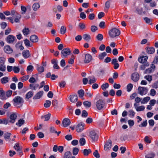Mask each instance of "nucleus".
I'll use <instances>...</instances> for the list:
<instances>
[{"label":"nucleus","mask_w":158,"mask_h":158,"mask_svg":"<svg viewBox=\"0 0 158 158\" xmlns=\"http://www.w3.org/2000/svg\"><path fill=\"white\" fill-rule=\"evenodd\" d=\"M139 93L141 95H145L147 94L148 90L146 87H139L138 88Z\"/></svg>","instance_id":"6e6552de"},{"label":"nucleus","mask_w":158,"mask_h":158,"mask_svg":"<svg viewBox=\"0 0 158 158\" xmlns=\"http://www.w3.org/2000/svg\"><path fill=\"white\" fill-rule=\"evenodd\" d=\"M138 103H135L134 104V106L135 107V109H145V107L144 106H138L139 104Z\"/></svg>","instance_id":"5fc2aeb1"},{"label":"nucleus","mask_w":158,"mask_h":158,"mask_svg":"<svg viewBox=\"0 0 158 158\" xmlns=\"http://www.w3.org/2000/svg\"><path fill=\"white\" fill-rule=\"evenodd\" d=\"M24 44L27 47H30L32 46V44H30V41L27 39H26L24 40Z\"/></svg>","instance_id":"c9c22d12"},{"label":"nucleus","mask_w":158,"mask_h":158,"mask_svg":"<svg viewBox=\"0 0 158 158\" xmlns=\"http://www.w3.org/2000/svg\"><path fill=\"white\" fill-rule=\"evenodd\" d=\"M93 155L96 158H99L100 157L99 154L97 150H96L93 153Z\"/></svg>","instance_id":"69168bd1"},{"label":"nucleus","mask_w":158,"mask_h":158,"mask_svg":"<svg viewBox=\"0 0 158 158\" xmlns=\"http://www.w3.org/2000/svg\"><path fill=\"white\" fill-rule=\"evenodd\" d=\"M33 91H30L27 92L25 95V98L26 99L28 100L31 98L33 96Z\"/></svg>","instance_id":"b1692460"},{"label":"nucleus","mask_w":158,"mask_h":158,"mask_svg":"<svg viewBox=\"0 0 158 158\" xmlns=\"http://www.w3.org/2000/svg\"><path fill=\"white\" fill-rule=\"evenodd\" d=\"M0 99L2 100H5L6 99L5 92L3 90H0Z\"/></svg>","instance_id":"393cba45"},{"label":"nucleus","mask_w":158,"mask_h":158,"mask_svg":"<svg viewBox=\"0 0 158 158\" xmlns=\"http://www.w3.org/2000/svg\"><path fill=\"white\" fill-rule=\"evenodd\" d=\"M152 63L158 64V56H156L154 57Z\"/></svg>","instance_id":"052dcab7"},{"label":"nucleus","mask_w":158,"mask_h":158,"mask_svg":"<svg viewBox=\"0 0 158 158\" xmlns=\"http://www.w3.org/2000/svg\"><path fill=\"white\" fill-rule=\"evenodd\" d=\"M1 27L2 29H4L7 26L6 23L5 22H2L0 23Z\"/></svg>","instance_id":"6e6d98bb"},{"label":"nucleus","mask_w":158,"mask_h":158,"mask_svg":"<svg viewBox=\"0 0 158 158\" xmlns=\"http://www.w3.org/2000/svg\"><path fill=\"white\" fill-rule=\"evenodd\" d=\"M37 70L38 71L39 74H40L44 71V69L43 66H37Z\"/></svg>","instance_id":"2f4dec72"},{"label":"nucleus","mask_w":158,"mask_h":158,"mask_svg":"<svg viewBox=\"0 0 158 158\" xmlns=\"http://www.w3.org/2000/svg\"><path fill=\"white\" fill-rule=\"evenodd\" d=\"M97 79L94 77H93L92 79H90L89 81V84L91 85L96 82Z\"/></svg>","instance_id":"864d4df0"},{"label":"nucleus","mask_w":158,"mask_h":158,"mask_svg":"<svg viewBox=\"0 0 158 158\" xmlns=\"http://www.w3.org/2000/svg\"><path fill=\"white\" fill-rule=\"evenodd\" d=\"M79 151V149L78 148H74L73 150V154L74 155H77Z\"/></svg>","instance_id":"3c124183"},{"label":"nucleus","mask_w":158,"mask_h":158,"mask_svg":"<svg viewBox=\"0 0 158 158\" xmlns=\"http://www.w3.org/2000/svg\"><path fill=\"white\" fill-rule=\"evenodd\" d=\"M77 93L79 95V96L80 98L82 97L84 94V90L82 89L79 90L77 92Z\"/></svg>","instance_id":"ea45409f"},{"label":"nucleus","mask_w":158,"mask_h":158,"mask_svg":"<svg viewBox=\"0 0 158 158\" xmlns=\"http://www.w3.org/2000/svg\"><path fill=\"white\" fill-rule=\"evenodd\" d=\"M92 58V56L89 54H85L84 62L87 64L89 63L91 61Z\"/></svg>","instance_id":"9b49d317"},{"label":"nucleus","mask_w":158,"mask_h":158,"mask_svg":"<svg viewBox=\"0 0 158 158\" xmlns=\"http://www.w3.org/2000/svg\"><path fill=\"white\" fill-rule=\"evenodd\" d=\"M91 152V151L90 149H85L83 151L84 155L85 156H88L89 153Z\"/></svg>","instance_id":"79ce46f5"},{"label":"nucleus","mask_w":158,"mask_h":158,"mask_svg":"<svg viewBox=\"0 0 158 158\" xmlns=\"http://www.w3.org/2000/svg\"><path fill=\"white\" fill-rule=\"evenodd\" d=\"M148 59L147 56H143L138 58V61L140 63H143L146 62Z\"/></svg>","instance_id":"a211bd4d"},{"label":"nucleus","mask_w":158,"mask_h":158,"mask_svg":"<svg viewBox=\"0 0 158 158\" xmlns=\"http://www.w3.org/2000/svg\"><path fill=\"white\" fill-rule=\"evenodd\" d=\"M79 27L80 29L81 30L84 29L85 28V25L84 23H79Z\"/></svg>","instance_id":"680f3d73"},{"label":"nucleus","mask_w":158,"mask_h":158,"mask_svg":"<svg viewBox=\"0 0 158 158\" xmlns=\"http://www.w3.org/2000/svg\"><path fill=\"white\" fill-rule=\"evenodd\" d=\"M83 104L84 106L86 108H89L91 105L90 102L87 101H84L83 103Z\"/></svg>","instance_id":"72a5a7b5"},{"label":"nucleus","mask_w":158,"mask_h":158,"mask_svg":"<svg viewBox=\"0 0 158 158\" xmlns=\"http://www.w3.org/2000/svg\"><path fill=\"white\" fill-rule=\"evenodd\" d=\"M107 56V53L105 52H104L102 53H101L98 55V58L100 60H102L105 56Z\"/></svg>","instance_id":"c85d7f7f"},{"label":"nucleus","mask_w":158,"mask_h":158,"mask_svg":"<svg viewBox=\"0 0 158 158\" xmlns=\"http://www.w3.org/2000/svg\"><path fill=\"white\" fill-rule=\"evenodd\" d=\"M109 84L106 83H105V84H103L102 86H101V88L103 90H105L107 88H108L109 87Z\"/></svg>","instance_id":"49530a36"},{"label":"nucleus","mask_w":158,"mask_h":158,"mask_svg":"<svg viewBox=\"0 0 158 158\" xmlns=\"http://www.w3.org/2000/svg\"><path fill=\"white\" fill-rule=\"evenodd\" d=\"M65 138L67 140L69 141L72 139L73 137L71 135H68L65 136Z\"/></svg>","instance_id":"bf43d9fd"},{"label":"nucleus","mask_w":158,"mask_h":158,"mask_svg":"<svg viewBox=\"0 0 158 158\" xmlns=\"http://www.w3.org/2000/svg\"><path fill=\"white\" fill-rule=\"evenodd\" d=\"M30 40L32 43H36L38 42L39 38L36 35H33L31 36Z\"/></svg>","instance_id":"f3484780"},{"label":"nucleus","mask_w":158,"mask_h":158,"mask_svg":"<svg viewBox=\"0 0 158 158\" xmlns=\"http://www.w3.org/2000/svg\"><path fill=\"white\" fill-rule=\"evenodd\" d=\"M120 31L116 28H113L109 31V35L110 37L114 38L120 35Z\"/></svg>","instance_id":"f03ea898"},{"label":"nucleus","mask_w":158,"mask_h":158,"mask_svg":"<svg viewBox=\"0 0 158 158\" xmlns=\"http://www.w3.org/2000/svg\"><path fill=\"white\" fill-rule=\"evenodd\" d=\"M71 51L69 48H64L63 49L61 52V57L62 58H65L68 55L70 54Z\"/></svg>","instance_id":"20e7f679"},{"label":"nucleus","mask_w":158,"mask_h":158,"mask_svg":"<svg viewBox=\"0 0 158 158\" xmlns=\"http://www.w3.org/2000/svg\"><path fill=\"white\" fill-rule=\"evenodd\" d=\"M17 117V115L16 113H13L10 116V119L9 122L11 123H15L16 119Z\"/></svg>","instance_id":"ddd939ff"},{"label":"nucleus","mask_w":158,"mask_h":158,"mask_svg":"<svg viewBox=\"0 0 158 158\" xmlns=\"http://www.w3.org/2000/svg\"><path fill=\"white\" fill-rule=\"evenodd\" d=\"M84 125L83 123H80L77 125L76 127L77 131L78 132L82 131L84 129Z\"/></svg>","instance_id":"9d476101"},{"label":"nucleus","mask_w":158,"mask_h":158,"mask_svg":"<svg viewBox=\"0 0 158 158\" xmlns=\"http://www.w3.org/2000/svg\"><path fill=\"white\" fill-rule=\"evenodd\" d=\"M66 28L64 26H62L60 29V33L61 34L64 35L66 32Z\"/></svg>","instance_id":"4c0bfd02"},{"label":"nucleus","mask_w":158,"mask_h":158,"mask_svg":"<svg viewBox=\"0 0 158 158\" xmlns=\"http://www.w3.org/2000/svg\"><path fill=\"white\" fill-rule=\"evenodd\" d=\"M11 135V134L8 133L6 132L4 133V137L6 140H10V136Z\"/></svg>","instance_id":"a878e982"},{"label":"nucleus","mask_w":158,"mask_h":158,"mask_svg":"<svg viewBox=\"0 0 158 158\" xmlns=\"http://www.w3.org/2000/svg\"><path fill=\"white\" fill-rule=\"evenodd\" d=\"M131 79L134 82L137 81L139 79V74L137 72L132 73L131 75Z\"/></svg>","instance_id":"1a4fd4ad"},{"label":"nucleus","mask_w":158,"mask_h":158,"mask_svg":"<svg viewBox=\"0 0 158 158\" xmlns=\"http://www.w3.org/2000/svg\"><path fill=\"white\" fill-rule=\"evenodd\" d=\"M80 17L83 19H85L86 18V15L84 12H81L80 14Z\"/></svg>","instance_id":"338daca9"},{"label":"nucleus","mask_w":158,"mask_h":158,"mask_svg":"<svg viewBox=\"0 0 158 158\" xmlns=\"http://www.w3.org/2000/svg\"><path fill=\"white\" fill-rule=\"evenodd\" d=\"M12 94V91L10 90H7L6 93V96L7 97H10Z\"/></svg>","instance_id":"13d9d810"},{"label":"nucleus","mask_w":158,"mask_h":158,"mask_svg":"<svg viewBox=\"0 0 158 158\" xmlns=\"http://www.w3.org/2000/svg\"><path fill=\"white\" fill-rule=\"evenodd\" d=\"M144 20L145 21L146 23L149 24L151 22V19L147 17H145L143 18Z\"/></svg>","instance_id":"0e129e2a"},{"label":"nucleus","mask_w":158,"mask_h":158,"mask_svg":"<svg viewBox=\"0 0 158 158\" xmlns=\"http://www.w3.org/2000/svg\"><path fill=\"white\" fill-rule=\"evenodd\" d=\"M89 136L93 141H96L98 140V135L94 131H93L90 132Z\"/></svg>","instance_id":"39448f33"},{"label":"nucleus","mask_w":158,"mask_h":158,"mask_svg":"<svg viewBox=\"0 0 158 158\" xmlns=\"http://www.w3.org/2000/svg\"><path fill=\"white\" fill-rule=\"evenodd\" d=\"M22 32L25 36L28 35L30 33V30L28 28H24L22 30Z\"/></svg>","instance_id":"473e14b6"},{"label":"nucleus","mask_w":158,"mask_h":158,"mask_svg":"<svg viewBox=\"0 0 158 158\" xmlns=\"http://www.w3.org/2000/svg\"><path fill=\"white\" fill-rule=\"evenodd\" d=\"M105 15V13L102 12H99L98 15V18L99 19H101L102 17H104Z\"/></svg>","instance_id":"774afa93"},{"label":"nucleus","mask_w":158,"mask_h":158,"mask_svg":"<svg viewBox=\"0 0 158 158\" xmlns=\"http://www.w3.org/2000/svg\"><path fill=\"white\" fill-rule=\"evenodd\" d=\"M9 81L8 78L7 77H5L1 79V83L3 84H5Z\"/></svg>","instance_id":"cd10ccee"},{"label":"nucleus","mask_w":158,"mask_h":158,"mask_svg":"<svg viewBox=\"0 0 158 158\" xmlns=\"http://www.w3.org/2000/svg\"><path fill=\"white\" fill-rule=\"evenodd\" d=\"M51 102L50 100H46V102L44 104V106L46 108L49 107L51 105Z\"/></svg>","instance_id":"a19ab883"},{"label":"nucleus","mask_w":158,"mask_h":158,"mask_svg":"<svg viewBox=\"0 0 158 158\" xmlns=\"http://www.w3.org/2000/svg\"><path fill=\"white\" fill-rule=\"evenodd\" d=\"M107 104L105 101L102 99H99L96 102V106L97 109L105 108H109V106H106Z\"/></svg>","instance_id":"7ed1b4c3"},{"label":"nucleus","mask_w":158,"mask_h":158,"mask_svg":"<svg viewBox=\"0 0 158 158\" xmlns=\"http://www.w3.org/2000/svg\"><path fill=\"white\" fill-rule=\"evenodd\" d=\"M24 123V120L22 119H21L19 120L18 122L16 123V125L19 127H21Z\"/></svg>","instance_id":"e433bc0d"},{"label":"nucleus","mask_w":158,"mask_h":158,"mask_svg":"<svg viewBox=\"0 0 158 158\" xmlns=\"http://www.w3.org/2000/svg\"><path fill=\"white\" fill-rule=\"evenodd\" d=\"M98 29V27L94 25H93L91 27L90 30L91 31L93 32H95Z\"/></svg>","instance_id":"37998d69"},{"label":"nucleus","mask_w":158,"mask_h":158,"mask_svg":"<svg viewBox=\"0 0 158 158\" xmlns=\"http://www.w3.org/2000/svg\"><path fill=\"white\" fill-rule=\"evenodd\" d=\"M144 78L148 81H151L152 80V77L151 76L146 75L144 76Z\"/></svg>","instance_id":"e2e57ef3"},{"label":"nucleus","mask_w":158,"mask_h":158,"mask_svg":"<svg viewBox=\"0 0 158 158\" xmlns=\"http://www.w3.org/2000/svg\"><path fill=\"white\" fill-rule=\"evenodd\" d=\"M150 99L149 97H146L144 98L142 101L141 102L142 104H145L147 103Z\"/></svg>","instance_id":"f704fd0d"},{"label":"nucleus","mask_w":158,"mask_h":158,"mask_svg":"<svg viewBox=\"0 0 158 158\" xmlns=\"http://www.w3.org/2000/svg\"><path fill=\"white\" fill-rule=\"evenodd\" d=\"M50 116L51 114L50 113H48V114H47L46 115H45L44 116H42L41 117V118L42 119H43V118H44V121H48L50 118Z\"/></svg>","instance_id":"58836bf2"},{"label":"nucleus","mask_w":158,"mask_h":158,"mask_svg":"<svg viewBox=\"0 0 158 158\" xmlns=\"http://www.w3.org/2000/svg\"><path fill=\"white\" fill-rule=\"evenodd\" d=\"M72 155V153L70 152L67 151L64 153V158H71Z\"/></svg>","instance_id":"c756f323"},{"label":"nucleus","mask_w":158,"mask_h":158,"mask_svg":"<svg viewBox=\"0 0 158 158\" xmlns=\"http://www.w3.org/2000/svg\"><path fill=\"white\" fill-rule=\"evenodd\" d=\"M103 38V35L99 33L96 36V40L98 41H102Z\"/></svg>","instance_id":"bb28decb"},{"label":"nucleus","mask_w":158,"mask_h":158,"mask_svg":"<svg viewBox=\"0 0 158 158\" xmlns=\"http://www.w3.org/2000/svg\"><path fill=\"white\" fill-rule=\"evenodd\" d=\"M83 39L87 42H89L91 39L90 35L87 34H84L82 35Z\"/></svg>","instance_id":"5701e85b"},{"label":"nucleus","mask_w":158,"mask_h":158,"mask_svg":"<svg viewBox=\"0 0 158 158\" xmlns=\"http://www.w3.org/2000/svg\"><path fill=\"white\" fill-rule=\"evenodd\" d=\"M4 51L7 53H10L13 52L12 49L9 45L4 46Z\"/></svg>","instance_id":"4be33fe9"},{"label":"nucleus","mask_w":158,"mask_h":158,"mask_svg":"<svg viewBox=\"0 0 158 158\" xmlns=\"http://www.w3.org/2000/svg\"><path fill=\"white\" fill-rule=\"evenodd\" d=\"M14 148L17 151L19 155L21 156L23 155V152L22 150V148L20 147L19 143H16L15 144Z\"/></svg>","instance_id":"423d86ee"},{"label":"nucleus","mask_w":158,"mask_h":158,"mask_svg":"<svg viewBox=\"0 0 158 158\" xmlns=\"http://www.w3.org/2000/svg\"><path fill=\"white\" fill-rule=\"evenodd\" d=\"M13 70L14 72L15 73H18L20 71V69L19 67L16 66H14Z\"/></svg>","instance_id":"4d7b16f0"},{"label":"nucleus","mask_w":158,"mask_h":158,"mask_svg":"<svg viewBox=\"0 0 158 158\" xmlns=\"http://www.w3.org/2000/svg\"><path fill=\"white\" fill-rule=\"evenodd\" d=\"M44 94V91H41L37 92L33 97V99H38L40 98Z\"/></svg>","instance_id":"4468645a"},{"label":"nucleus","mask_w":158,"mask_h":158,"mask_svg":"<svg viewBox=\"0 0 158 158\" xmlns=\"http://www.w3.org/2000/svg\"><path fill=\"white\" fill-rule=\"evenodd\" d=\"M145 49L147 52L149 54H153L155 51L154 48L152 47H147Z\"/></svg>","instance_id":"6ab92c4d"},{"label":"nucleus","mask_w":158,"mask_h":158,"mask_svg":"<svg viewBox=\"0 0 158 158\" xmlns=\"http://www.w3.org/2000/svg\"><path fill=\"white\" fill-rule=\"evenodd\" d=\"M112 146V142L110 140H108L104 146V149L107 150L110 149Z\"/></svg>","instance_id":"dca6fc26"},{"label":"nucleus","mask_w":158,"mask_h":158,"mask_svg":"<svg viewBox=\"0 0 158 158\" xmlns=\"http://www.w3.org/2000/svg\"><path fill=\"white\" fill-rule=\"evenodd\" d=\"M49 131L52 133H57V132L56 131L55 128L53 126H51L49 128Z\"/></svg>","instance_id":"c03bdc74"},{"label":"nucleus","mask_w":158,"mask_h":158,"mask_svg":"<svg viewBox=\"0 0 158 158\" xmlns=\"http://www.w3.org/2000/svg\"><path fill=\"white\" fill-rule=\"evenodd\" d=\"M62 123L64 127H68L71 124L70 120L67 118H64L62 121Z\"/></svg>","instance_id":"f8f14e48"},{"label":"nucleus","mask_w":158,"mask_h":158,"mask_svg":"<svg viewBox=\"0 0 158 158\" xmlns=\"http://www.w3.org/2000/svg\"><path fill=\"white\" fill-rule=\"evenodd\" d=\"M70 101L72 102H75L78 100V97L76 94L70 95L69 97Z\"/></svg>","instance_id":"2eb2a0df"},{"label":"nucleus","mask_w":158,"mask_h":158,"mask_svg":"<svg viewBox=\"0 0 158 158\" xmlns=\"http://www.w3.org/2000/svg\"><path fill=\"white\" fill-rule=\"evenodd\" d=\"M22 55L23 57L26 59L28 58L30 56L29 51L27 50H24L23 52Z\"/></svg>","instance_id":"aec40b11"},{"label":"nucleus","mask_w":158,"mask_h":158,"mask_svg":"<svg viewBox=\"0 0 158 158\" xmlns=\"http://www.w3.org/2000/svg\"><path fill=\"white\" fill-rule=\"evenodd\" d=\"M21 15L19 14H17L16 18L15 19L14 21L15 23H17L19 22V19L21 18Z\"/></svg>","instance_id":"603ef678"},{"label":"nucleus","mask_w":158,"mask_h":158,"mask_svg":"<svg viewBox=\"0 0 158 158\" xmlns=\"http://www.w3.org/2000/svg\"><path fill=\"white\" fill-rule=\"evenodd\" d=\"M133 87V85L132 84H131V83H130V84H128L127 85V91H128V92H130L132 89Z\"/></svg>","instance_id":"a18cd8bd"},{"label":"nucleus","mask_w":158,"mask_h":158,"mask_svg":"<svg viewBox=\"0 0 158 158\" xmlns=\"http://www.w3.org/2000/svg\"><path fill=\"white\" fill-rule=\"evenodd\" d=\"M79 142L80 144V145L82 146L84 145L85 143V139L84 138H81L79 140Z\"/></svg>","instance_id":"de8ad7c7"},{"label":"nucleus","mask_w":158,"mask_h":158,"mask_svg":"<svg viewBox=\"0 0 158 158\" xmlns=\"http://www.w3.org/2000/svg\"><path fill=\"white\" fill-rule=\"evenodd\" d=\"M13 105L17 108H20L24 104V101L23 98L19 96H16L13 99Z\"/></svg>","instance_id":"f257e3e1"},{"label":"nucleus","mask_w":158,"mask_h":158,"mask_svg":"<svg viewBox=\"0 0 158 158\" xmlns=\"http://www.w3.org/2000/svg\"><path fill=\"white\" fill-rule=\"evenodd\" d=\"M51 63L53 64V68L54 69H59L60 68L57 64L58 61L55 59H53L51 60Z\"/></svg>","instance_id":"412c9836"},{"label":"nucleus","mask_w":158,"mask_h":158,"mask_svg":"<svg viewBox=\"0 0 158 158\" xmlns=\"http://www.w3.org/2000/svg\"><path fill=\"white\" fill-rule=\"evenodd\" d=\"M59 86L60 88H64L65 87L66 84V82L65 81H62L60 82H59Z\"/></svg>","instance_id":"09e8293b"},{"label":"nucleus","mask_w":158,"mask_h":158,"mask_svg":"<svg viewBox=\"0 0 158 158\" xmlns=\"http://www.w3.org/2000/svg\"><path fill=\"white\" fill-rule=\"evenodd\" d=\"M15 40H16L15 37L12 35H8L6 38V41L9 44L13 43Z\"/></svg>","instance_id":"0eeeda50"},{"label":"nucleus","mask_w":158,"mask_h":158,"mask_svg":"<svg viewBox=\"0 0 158 158\" xmlns=\"http://www.w3.org/2000/svg\"><path fill=\"white\" fill-rule=\"evenodd\" d=\"M34 69V67L32 65H29L27 66V71L28 73V72L30 71L31 72L33 71Z\"/></svg>","instance_id":"8fccbe9b"},{"label":"nucleus","mask_w":158,"mask_h":158,"mask_svg":"<svg viewBox=\"0 0 158 158\" xmlns=\"http://www.w3.org/2000/svg\"><path fill=\"white\" fill-rule=\"evenodd\" d=\"M40 7L39 4L37 3H35L32 6V8L34 11L37 10Z\"/></svg>","instance_id":"7c9ffc66"}]
</instances>
